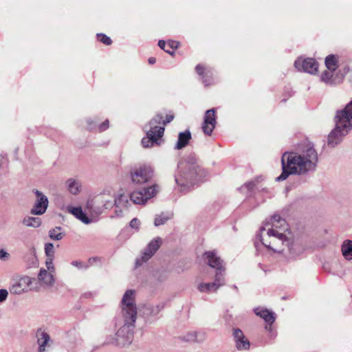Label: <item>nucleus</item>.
I'll return each instance as SVG.
<instances>
[{"label": "nucleus", "instance_id": "1", "mask_svg": "<svg viewBox=\"0 0 352 352\" xmlns=\"http://www.w3.org/2000/svg\"><path fill=\"white\" fill-rule=\"evenodd\" d=\"M136 318L135 291L128 289L121 300V311L115 318V326L118 328L116 338L110 342L120 346L130 344L133 338Z\"/></svg>", "mask_w": 352, "mask_h": 352}, {"label": "nucleus", "instance_id": "2", "mask_svg": "<svg viewBox=\"0 0 352 352\" xmlns=\"http://www.w3.org/2000/svg\"><path fill=\"white\" fill-rule=\"evenodd\" d=\"M206 175L201 160L195 153H190L178 163L175 181L179 190L183 192L201 182Z\"/></svg>", "mask_w": 352, "mask_h": 352}, {"label": "nucleus", "instance_id": "3", "mask_svg": "<svg viewBox=\"0 0 352 352\" xmlns=\"http://www.w3.org/2000/svg\"><path fill=\"white\" fill-rule=\"evenodd\" d=\"M317 159V153L312 147H309L302 155L285 153L281 159L283 171L276 180L282 182L290 175H303L314 170Z\"/></svg>", "mask_w": 352, "mask_h": 352}, {"label": "nucleus", "instance_id": "4", "mask_svg": "<svg viewBox=\"0 0 352 352\" xmlns=\"http://www.w3.org/2000/svg\"><path fill=\"white\" fill-rule=\"evenodd\" d=\"M203 258L209 266L216 269V273L212 283H201L197 285V289L200 292H216L219 287L226 284L223 261L217 255L215 251L205 252Z\"/></svg>", "mask_w": 352, "mask_h": 352}, {"label": "nucleus", "instance_id": "5", "mask_svg": "<svg viewBox=\"0 0 352 352\" xmlns=\"http://www.w3.org/2000/svg\"><path fill=\"white\" fill-rule=\"evenodd\" d=\"M335 128L331 130V146L340 144L352 129V100L334 118Z\"/></svg>", "mask_w": 352, "mask_h": 352}, {"label": "nucleus", "instance_id": "6", "mask_svg": "<svg viewBox=\"0 0 352 352\" xmlns=\"http://www.w3.org/2000/svg\"><path fill=\"white\" fill-rule=\"evenodd\" d=\"M173 118V115H167L166 120H163L162 114H157L151 119L144 127L146 131V137L142 140V146L148 148L153 146L154 144H158V140L164 135V126L170 122Z\"/></svg>", "mask_w": 352, "mask_h": 352}, {"label": "nucleus", "instance_id": "7", "mask_svg": "<svg viewBox=\"0 0 352 352\" xmlns=\"http://www.w3.org/2000/svg\"><path fill=\"white\" fill-rule=\"evenodd\" d=\"M257 238L260 239V242L267 248L270 250H272L274 252H287L289 254V256L291 258H295L300 254H301L304 252V247L302 244H300L298 242L295 241H290L289 239L286 237V236L283 233H278V238L276 239V241L275 244H272L273 245H277L278 243H281V244L285 248H283L282 249H278L275 248L273 246L271 245L272 242H267L264 239L261 238V236L260 234L257 235Z\"/></svg>", "mask_w": 352, "mask_h": 352}, {"label": "nucleus", "instance_id": "8", "mask_svg": "<svg viewBox=\"0 0 352 352\" xmlns=\"http://www.w3.org/2000/svg\"><path fill=\"white\" fill-rule=\"evenodd\" d=\"M129 175L133 184L142 185L152 179L153 170L146 164H135L130 168Z\"/></svg>", "mask_w": 352, "mask_h": 352}, {"label": "nucleus", "instance_id": "9", "mask_svg": "<svg viewBox=\"0 0 352 352\" xmlns=\"http://www.w3.org/2000/svg\"><path fill=\"white\" fill-rule=\"evenodd\" d=\"M285 223L286 222H285V219H282L280 215H278V214L273 215L270 219V222L265 221L264 223V226H262L260 228L259 232L256 234V241H255L256 247L258 246V241H260V239L258 238H257V235L258 234H260L261 236H262L263 232L264 230H265V226H267L270 224L272 225V228L267 230V234L269 237H271V236L274 237L273 241H271L272 242L271 244H275L276 241V239L278 238V233H279L278 231H276L275 230V228H281L282 227H283L285 225ZM261 238L263 239V236H261Z\"/></svg>", "mask_w": 352, "mask_h": 352}, {"label": "nucleus", "instance_id": "10", "mask_svg": "<svg viewBox=\"0 0 352 352\" xmlns=\"http://www.w3.org/2000/svg\"><path fill=\"white\" fill-rule=\"evenodd\" d=\"M158 191V186L154 184L142 190H134L130 195V199L135 204H145L148 199L154 197Z\"/></svg>", "mask_w": 352, "mask_h": 352}, {"label": "nucleus", "instance_id": "11", "mask_svg": "<svg viewBox=\"0 0 352 352\" xmlns=\"http://www.w3.org/2000/svg\"><path fill=\"white\" fill-rule=\"evenodd\" d=\"M87 208L95 207L97 212L101 213L104 209H110L113 207V197L109 193H102L97 195L93 200L87 204Z\"/></svg>", "mask_w": 352, "mask_h": 352}, {"label": "nucleus", "instance_id": "12", "mask_svg": "<svg viewBox=\"0 0 352 352\" xmlns=\"http://www.w3.org/2000/svg\"><path fill=\"white\" fill-rule=\"evenodd\" d=\"M340 67L339 57L331 54V83L338 84L341 82L349 70V67L344 65L342 69L337 71V69Z\"/></svg>", "mask_w": 352, "mask_h": 352}, {"label": "nucleus", "instance_id": "13", "mask_svg": "<svg viewBox=\"0 0 352 352\" xmlns=\"http://www.w3.org/2000/svg\"><path fill=\"white\" fill-rule=\"evenodd\" d=\"M294 67L298 71H303L310 74H315L318 72V64L312 58L305 59L298 58L294 62Z\"/></svg>", "mask_w": 352, "mask_h": 352}, {"label": "nucleus", "instance_id": "14", "mask_svg": "<svg viewBox=\"0 0 352 352\" xmlns=\"http://www.w3.org/2000/svg\"><path fill=\"white\" fill-rule=\"evenodd\" d=\"M33 280H34L33 278ZM10 287V292L14 294H21L31 289L32 278L28 276H23L14 280Z\"/></svg>", "mask_w": 352, "mask_h": 352}, {"label": "nucleus", "instance_id": "15", "mask_svg": "<svg viewBox=\"0 0 352 352\" xmlns=\"http://www.w3.org/2000/svg\"><path fill=\"white\" fill-rule=\"evenodd\" d=\"M161 245V239L160 238L152 240L145 248L142 256L140 258L135 261L136 266L141 265L144 262L147 261L156 252Z\"/></svg>", "mask_w": 352, "mask_h": 352}, {"label": "nucleus", "instance_id": "16", "mask_svg": "<svg viewBox=\"0 0 352 352\" xmlns=\"http://www.w3.org/2000/svg\"><path fill=\"white\" fill-rule=\"evenodd\" d=\"M37 199L34 206L31 209V214L35 215H41L45 213L48 206V199L41 192L38 190H34Z\"/></svg>", "mask_w": 352, "mask_h": 352}, {"label": "nucleus", "instance_id": "17", "mask_svg": "<svg viewBox=\"0 0 352 352\" xmlns=\"http://www.w3.org/2000/svg\"><path fill=\"white\" fill-rule=\"evenodd\" d=\"M215 111L214 109L207 110L205 113L202 129L206 135H210L216 125Z\"/></svg>", "mask_w": 352, "mask_h": 352}, {"label": "nucleus", "instance_id": "18", "mask_svg": "<svg viewBox=\"0 0 352 352\" xmlns=\"http://www.w3.org/2000/svg\"><path fill=\"white\" fill-rule=\"evenodd\" d=\"M254 312L256 316L261 317L265 320L267 324L265 329L268 331H271L272 324L276 320V314L272 311L261 307H256L254 309Z\"/></svg>", "mask_w": 352, "mask_h": 352}, {"label": "nucleus", "instance_id": "19", "mask_svg": "<svg viewBox=\"0 0 352 352\" xmlns=\"http://www.w3.org/2000/svg\"><path fill=\"white\" fill-rule=\"evenodd\" d=\"M233 337L238 350L243 351L250 349V343L240 329H233Z\"/></svg>", "mask_w": 352, "mask_h": 352}, {"label": "nucleus", "instance_id": "20", "mask_svg": "<svg viewBox=\"0 0 352 352\" xmlns=\"http://www.w3.org/2000/svg\"><path fill=\"white\" fill-rule=\"evenodd\" d=\"M36 342L38 345L37 352H46V347L49 346V343L52 340L50 335L43 329L40 328L36 333Z\"/></svg>", "mask_w": 352, "mask_h": 352}, {"label": "nucleus", "instance_id": "21", "mask_svg": "<svg viewBox=\"0 0 352 352\" xmlns=\"http://www.w3.org/2000/svg\"><path fill=\"white\" fill-rule=\"evenodd\" d=\"M191 139V133L189 130H186L184 132H180L178 135V140L175 146V148L180 150L186 147L190 140Z\"/></svg>", "mask_w": 352, "mask_h": 352}, {"label": "nucleus", "instance_id": "22", "mask_svg": "<svg viewBox=\"0 0 352 352\" xmlns=\"http://www.w3.org/2000/svg\"><path fill=\"white\" fill-rule=\"evenodd\" d=\"M340 250L344 259L352 260V240H344L341 244Z\"/></svg>", "mask_w": 352, "mask_h": 352}, {"label": "nucleus", "instance_id": "23", "mask_svg": "<svg viewBox=\"0 0 352 352\" xmlns=\"http://www.w3.org/2000/svg\"><path fill=\"white\" fill-rule=\"evenodd\" d=\"M68 210L84 223L88 224L91 222V219L87 217L80 207H70L68 208Z\"/></svg>", "mask_w": 352, "mask_h": 352}, {"label": "nucleus", "instance_id": "24", "mask_svg": "<svg viewBox=\"0 0 352 352\" xmlns=\"http://www.w3.org/2000/svg\"><path fill=\"white\" fill-rule=\"evenodd\" d=\"M38 280L43 284L51 286L54 282L53 275L45 269H41L38 274Z\"/></svg>", "mask_w": 352, "mask_h": 352}, {"label": "nucleus", "instance_id": "25", "mask_svg": "<svg viewBox=\"0 0 352 352\" xmlns=\"http://www.w3.org/2000/svg\"><path fill=\"white\" fill-rule=\"evenodd\" d=\"M205 339V333L202 332L191 331L183 337L186 342H202Z\"/></svg>", "mask_w": 352, "mask_h": 352}, {"label": "nucleus", "instance_id": "26", "mask_svg": "<svg viewBox=\"0 0 352 352\" xmlns=\"http://www.w3.org/2000/svg\"><path fill=\"white\" fill-rule=\"evenodd\" d=\"M129 204L128 197L124 194H120L117 197H113V206L116 208H127Z\"/></svg>", "mask_w": 352, "mask_h": 352}, {"label": "nucleus", "instance_id": "27", "mask_svg": "<svg viewBox=\"0 0 352 352\" xmlns=\"http://www.w3.org/2000/svg\"><path fill=\"white\" fill-rule=\"evenodd\" d=\"M68 190L73 195H76L80 192V184L74 179H69L67 181Z\"/></svg>", "mask_w": 352, "mask_h": 352}, {"label": "nucleus", "instance_id": "28", "mask_svg": "<svg viewBox=\"0 0 352 352\" xmlns=\"http://www.w3.org/2000/svg\"><path fill=\"white\" fill-rule=\"evenodd\" d=\"M23 223L28 227L38 228L41 224V219L39 217H26L23 219Z\"/></svg>", "mask_w": 352, "mask_h": 352}, {"label": "nucleus", "instance_id": "29", "mask_svg": "<svg viewBox=\"0 0 352 352\" xmlns=\"http://www.w3.org/2000/svg\"><path fill=\"white\" fill-rule=\"evenodd\" d=\"M171 217L172 214L162 212L155 217L154 224L155 226H160L164 224L168 220L170 219Z\"/></svg>", "mask_w": 352, "mask_h": 352}, {"label": "nucleus", "instance_id": "30", "mask_svg": "<svg viewBox=\"0 0 352 352\" xmlns=\"http://www.w3.org/2000/svg\"><path fill=\"white\" fill-rule=\"evenodd\" d=\"M60 227H56L50 230L49 231V236L50 239L56 241L61 240L64 236V234L60 232Z\"/></svg>", "mask_w": 352, "mask_h": 352}, {"label": "nucleus", "instance_id": "31", "mask_svg": "<svg viewBox=\"0 0 352 352\" xmlns=\"http://www.w3.org/2000/svg\"><path fill=\"white\" fill-rule=\"evenodd\" d=\"M255 188V183L254 182H249L245 183L243 186H242L239 190L243 192L248 194L249 192H252Z\"/></svg>", "mask_w": 352, "mask_h": 352}, {"label": "nucleus", "instance_id": "32", "mask_svg": "<svg viewBox=\"0 0 352 352\" xmlns=\"http://www.w3.org/2000/svg\"><path fill=\"white\" fill-rule=\"evenodd\" d=\"M45 253L47 258H54V248L52 243H47L45 245Z\"/></svg>", "mask_w": 352, "mask_h": 352}, {"label": "nucleus", "instance_id": "33", "mask_svg": "<svg viewBox=\"0 0 352 352\" xmlns=\"http://www.w3.org/2000/svg\"><path fill=\"white\" fill-rule=\"evenodd\" d=\"M202 82L205 86H208L212 83V72L210 70H207L206 74L201 76Z\"/></svg>", "mask_w": 352, "mask_h": 352}, {"label": "nucleus", "instance_id": "34", "mask_svg": "<svg viewBox=\"0 0 352 352\" xmlns=\"http://www.w3.org/2000/svg\"><path fill=\"white\" fill-rule=\"evenodd\" d=\"M97 37L98 41L101 43H104L106 45H109L111 44L112 41L110 37L107 36L104 34H97Z\"/></svg>", "mask_w": 352, "mask_h": 352}, {"label": "nucleus", "instance_id": "35", "mask_svg": "<svg viewBox=\"0 0 352 352\" xmlns=\"http://www.w3.org/2000/svg\"><path fill=\"white\" fill-rule=\"evenodd\" d=\"M158 46L163 50H164L166 53L170 54L171 56H173L174 54V51L173 50H171V49H170L168 47V45H166V43L163 40H160L159 42H158Z\"/></svg>", "mask_w": 352, "mask_h": 352}, {"label": "nucleus", "instance_id": "36", "mask_svg": "<svg viewBox=\"0 0 352 352\" xmlns=\"http://www.w3.org/2000/svg\"><path fill=\"white\" fill-rule=\"evenodd\" d=\"M71 265L77 267L79 270H82V269L86 270L89 267L88 265L85 264L84 262H82L80 261H73L71 263Z\"/></svg>", "mask_w": 352, "mask_h": 352}, {"label": "nucleus", "instance_id": "37", "mask_svg": "<svg viewBox=\"0 0 352 352\" xmlns=\"http://www.w3.org/2000/svg\"><path fill=\"white\" fill-rule=\"evenodd\" d=\"M164 305L163 303L158 304L152 308L151 314L153 316H156L164 309Z\"/></svg>", "mask_w": 352, "mask_h": 352}, {"label": "nucleus", "instance_id": "38", "mask_svg": "<svg viewBox=\"0 0 352 352\" xmlns=\"http://www.w3.org/2000/svg\"><path fill=\"white\" fill-rule=\"evenodd\" d=\"M130 227L131 228H133V229H135L136 230H139V228H140V221L137 218H133L130 223Z\"/></svg>", "mask_w": 352, "mask_h": 352}, {"label": "nucleus", "instance_id": "39", "mask_svg": "<svg viewBox=\"0 0 352 352\" xmlns=\"http://www.w3.org/2000/svg\"><path fill=\"white\" fill-rule=\"evenodd\" d=\"M8 296V292L6 289H0V303L4 302Z\"/></svg>", "mask_w": 352, "mask_h": 352}, {"label": "nucleus", "instance_id": "40", "mask_svg": "<svg viewBox=\"0 0 352 352\" xmlns=\"http://www.w3.org/2000/svg\"><path fill=\"white\" fill-rule=\"evenodd\" d=\"M109 122L108 120H106L105 121H104L102 124H100L98 126V131L102 132V131H104L105 130H107L109 128Z\"/></svg>", "mask_w": 352, "mask_h": 352}, {"label": "nucleus", "instance_id": "41", "mask_svg": "<svg viewBox=\"0 0 352 352\" xmlns=\"http://www.w3.org/2000/svg\"><path fill=\"white\" fill-rule=\"evenodd\" d=\"M54 258H47L45 261V265L47 270H54V264H53Z\"/></svg>", "mask_w": 352, "mask_h": 352}, {"label": "nucleus", "instance_id": "42", "mask_svg": "<svg viewBox=\"0 0 352 352\" xmlns=\"http://www.w3.org/2000/svg\"><path fill=\"white\" fill-rule=\"evenodd\" d=\"M321 80L327 84L330 82V75L328 71H325L322 73L321 76Z\"/></svg>", "mask_w": 352, "mask_h": 352}, {"label": "nucleus", "instance_id": "43", "mask_svg": "<svg viewBox=\"0 0 352 352\" xmlns=\"http://www.w3.org/2000/svg\"><path fill=\"white\" fill-rule=\"evenodd\" d=\"M195 70H196L197 73L201 76H203V75H204L206 72V71H205L204 67L200 64H199L196 66Z\"/></svg>", "mask_w": 352, "mask_h": 352}, {"label": "nucleus", "instance_id": "44", "mask_svg": "<svg viewBox=\"0 0 352 352\" xmlns=\"http://www.w3.org/2000/svg\"><path fill=\"white\" fill-rule=\"evenodd\" d=\"M168 47L171 49V50H173L174 49H177L179 47V43L175 41H170L168 43Z\"/></svg>", "mask_w": 352, "mask_h": 352}, {"label": "nucleus", "instance_id": "45", "mask_svg": "<svg viewBox=\"0 0 352 352\" xmlns=\"http://www.w3.org/2000/svg\"><path fill=\"white\" fill-rule=\"evenodd\" d=\"M9 256L8 253L3 250H0V259H5Z\"/></svg>", "mask_w": 352, "mask_h": 352}, {"label": "nucleus", "instance_id": "46", "mask_svg": "<svg viewBox=\"0 0 352 352\" xmlns=\"http://www.w3.org/2000/svg\"><path fill=\"white\" fill-rule=\"evenodd\" d=\"M324 63L327 69H330V55L326 56Z\"/></svg>", "mask_w": 352, "mask_h": 352}, {"label": "nucleus", "instance_id": "47", "mask_svg": "<svg viewBox=\"0 0 352 352\" xmlns=\"http://www.w3.org/2000/svg\"><path fill=\"white\" fill-rule=\"evenodd\" d=\"M89 124V130H94L95 129V124L92 122L87 121Z\"/></svg>", "mask_w": 352, "mask_h": 352}, {"label": "nucleus", "instance_id": "48", "mask_svg": "<svg viewBox=\"0 0 352 352\" xmlns=\"http://www.w3.org/2000/svg\"><path fill=\"white\" fill-rule=\"evenodd\" d=\"M149 64H154L156 62V59L154 57H150L148 60Z\"/></svg>", "mask_w": 352, "mask_h": 352}, {"label": "nucleus", "instance_id": "49", "mask_svg": "<svg viewBox=\"0 0 352 352\" xmlns=\"http://www.w3.org/2000/svg\"><path fill=\"white\" fill-rule=\"evenodd\" d=\"M327 144L329 145L330 144V134H329L327 135Z\"/></svg>", "mask_w": 352, "mask_h": 352}, {"label": "nucleus", "instance_id": "50", "mask_svg": "<svg viewBox=\"0 0 352 352\" xmlns=\"http://www.w3.org/2000/svg\"><path fill=\"white\" fill-rule=\"evenodd\" d=\"M232 287L234 289H236V290H237V289H238V288H237V287H236V285H232Z\"/></svg>", "mask_w": 352, "mask_h": 352}]
</instances>
